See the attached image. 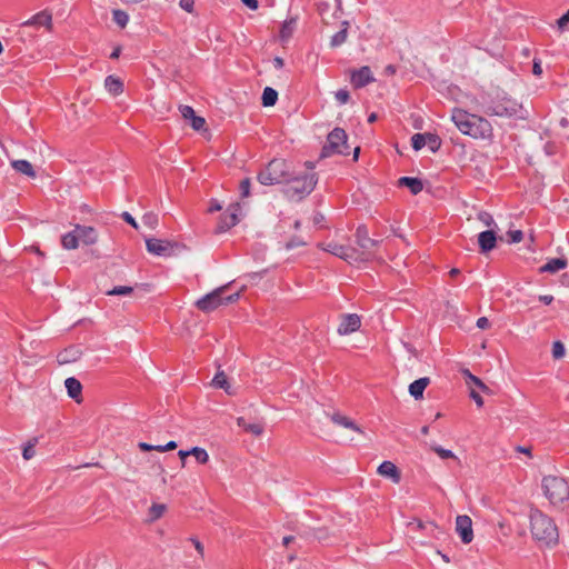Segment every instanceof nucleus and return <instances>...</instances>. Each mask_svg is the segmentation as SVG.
I'll return each mask as SVG.
<instances>
[{"label":"nucleus","instance_id":"nucleus-7","mask_svg":"<svg viewBox=\"0 0 569 569\" xmlns=\"http://www.w3.org/2000/svg\"><path fill=\"white\" fill-rule=\"evenodd\" d=\"M541 486L545 496L552 505L562 503L569 499V485L563 478L546 476Z\"/></svg>","mask_w":569,"mask_h":569},{"label":"nucleus","instance_id":"nucleus-41","mask_svg":"<svg viewBox=\"0 0 569 569\" xmlns=\"http://www.w3.org/2000/svg\"><path fill=\"white\" fill-rule=\"evenodd\" d=\"M411 146L415 150H420L426 146V134L425 133H416L411 138Z\"/></svg>","mask_w":569,"mask_h":569},{"label":"nucleus","instance_id":"nucleus-62","mask_svg":"<svg viewBox=\"0 0 569 569\" xmlns=\"http://www.w3.org/2000/svg\"><path fill=\"white\" fill-rule=\"evenodd\" d=\"M221 209H222V207H221V204L218 201H213L211 203V206L209 207V211L210 212L219 211Z\"/></svg>","mask_w":569,"mask_h":569},{"label":"nucleus","instance_id":"nucleus-38","mask_svg":"<svg viewBox=\"0 0 569 569\" xmlns=\"http://www.w3.org/2000/svg\"><path fill=\"white\" fill-rule=\"evenodd\" d=\"M190 452H191L190 455L193 456L199 463L203 465V463H207L209 460V455L207 453V451L203 448L193 447L190 450Z\"/></svg>","mask_w":569,"mask_h":569},{"label":"nucleus","instance_id":"nucleus-8","mask_svg":"<svg viewBox=\"0 0 569 569\" xmlns=\"http://www.w3.org/2000/svg\"><path fill=\"white\" fill-rule=\"evenodd\" d=\"M348 136L341 128H335L327 137V142L321 149L320 157L328 158L333 154H349Z\"/></svg>","mask_w":569,"mask_h":569},{"label":"nucleus","instance_id":"nucleus-40","mask_svg":"<svg viewBox=\"0 0 569 569\" xmlns=\"http://www.w3.org/2000/svg\"><path fill=\"white\" fill-rule=\"evenodd\" d=\"M431 450H433L441 459H449V458H457L455 456V453L449 450V449H445L438 445H431L430 446Z\"/></svg>","mask_w":569,"mask_h":569},{"label":"nucleus","instance_id":"nucleus-35","mask_svg":"<svg viewBox=\"0 0 569 569\" xmlns=\"http://www.w3.org/2000/svg\"><path fill=\"white\" fill-rule=\"evenodd\" d=\"M113 21L120 27L124 28L129 21V16L126 11L116 9L112 11Z\"/></svg>","mask_w":569,"mask_h":569},{"label":"nucleus","instance_id":"nucleus-49","mask_svg":"<svg viewBox=\"0 0 569 569\" xmlns=\"http://www.w3.org/2000/svg\"><path fill=\"white\" fill-rule=\"evenodd\" d=\"M478 219L488 227L495 223L492 216L485 211L479 212Z\"/></svg>","mask_w":569,"mask_h":569},{"label":"nucleus","instance_id":"nucleus-10","mask_svg":"<svg viewBox=\"0 0 569 569\" xmlns=\"http://www.w3.org/2000/svg\"><path fill=\"white\" fill-rule=\"evenodd\" d=\"M318 247L349 263L360 262V258H362L356 248L339 244L333 241L319 243Z\"/></svg>","mask_w":569,"mask_h":569},{"label":"nucleus","instance_id":"nucleus-51","mask_svg":"<svg viewBox=\"0 0 569 569\" xmlns=\"http://www.w3.org/2000/svg\"><path fill=\"white\" fill-rule=\"evenodd\" d=\"M179 6L184 11L191 13L193 12L194 0H180Z\"/></svg>","mask_w":569,"mask_h":569},{"label":"nucleus","instance_id":"nucleus-20","mask_svg":"<svg viewBox=\"0 0 569 569\" xmlns=\"http://www.w3.org/2000/svg\"><path fill=\"white\" fill-rule=\"evenodd\" d=\"M327 416L337 426L355 430V431H357L359 433L363 432L361 430V428L355 421H352L351 419H349L348 417H346V416H343V415H341L339 412L327 413Z\"/></svg>","mask_w":569,"mask_h":569},{"label":"nucleus","instance_id":"nucleus-31","mask_svg":"<svg viewBox=\"0 0 569 569\" xmlns=\"http://www.w3.org/2000/svg\"><path fill=\"white\" fill-rule=\"evenodd\" d=\"M262 106L272 107L276 104L278 100V92L271 87H266L262 92Z\"/></svg>","mask_w":569,"mask_h":569},{"label":"nucleus","instance_id":"nucleus-61","mask_svg":"<svg viewBox=\"0 0 569 569\" xmlns=\"http://www.w3.org/2000/svg\"><path fill=\"white\" fill-rule=\"evenodd\" d=\"M190 453H191V452H190V450H188V451H186V450H180V451L178 452V455H179V457H180V459H181V461H182V466H184V463H186V458H187L188 456H190Z\"/></svg>","mask_w":569,"mask_h":569},{"label":"nucleus","instance_id":"nucleus-13","mask_svg":"<svg viewBox=\"0 0 569 569\" xmlns=\"http://www.w3.org/2000/svg\"><path fill=\"white\" fill-rule=\"evenodd\" d=\"M239 210H240L239 203L231 204L228 208L227 212L221 216L217 231L226 232L231 227L236 226L239 222V218H238Z\"/></svg>","mask_w":569,"mask_h":569},{"label":"nucleus","instance_id":"nucleus-24","mask_svg":"<svg viewBox=\"0 0 569 569\" xmlns=\"http://www.w3.org/2000/svg\"><path fill=\"white\" fill-rule=\"evenodd\" d=\"M349 21H342L341 30L335 33L330 39V47L337 48L343 44L348 38Z\"/></svg>","mask_w":569,"mask_h":569},{"label":"nucleus","instance_id":"nucleus-26","mask_svg":"<svg viewBox=\"0 0 569 569\" xmlns=\"http://www.w3.org/2000/svg\"><path fill=\"white\" fill-rule=\"evenodd\" d=\"M104 87L112 96H119L123 91L122 81L114 76H108L104 80Z\"/></svg>","mask_w":569,"mask_h":569},{"label":"nucleus","instance_id":"nucleus-47","mask_svg":"<svg viewBox=\"0 0 569 569\" xmlns=\"http://www.w3.org/2000/svg\"><path fill=\"white\" fill-rule=\"evenodd\" d=\"M179 110H180L182 118L186 120H190L191 118H193L196 116L193 108L190 106H180Z\"/></svg>","mask_w":569,"mask_h":569},{"label":"nucleus","instance_id":"nucleus-34","mask_svg":"<svg viewBox=\"0 0 569 569\" xmlns=\"http://www.w3.org/2000/svg\"><path fill=\"white\" fill-rule=\"evenodd\" d=\"M425 134H426V146H428L432 152L438 151L441 147V139L435 133L428 132Z\"/></svg>","mask_w":569,"mask_h":569},{"label":"nucleus","instance_id":"nucleus-55","mask_svg":"<svg viewBox=\"0 0 569 569\" xmlns=\"http://www.w3.org/2000/svg\"><path fill=\"white\" fill-rule=\"evenodd\" d=\"M477 327L482 330L487 329L490 327V321L488 320V318L481 317L477 320Z\"/></svg>","mask_w":569,"mask_h":569},{"label":"nucleus","instance_id":"nucleus-36","mask_svg":"<svg viewBox=\"0 0 569 569\" xmlns=\"http://www.w3.org/2000/svg\"><path fill=\"white\" fill-rule=\"evenodd\" d=\"M295 24H296L295 19H290V20L283 22L281 30H280V37L282 40H287L292 36Z\"/></svg>","mask_w":569,"mask_h":569},{"label":"nucleus","instance_id":"nucleus-48","mask_svg":"<svg viewBox=\"0 0 569 569\" xmlns=\"http://www.w3.org/2000/svg\"><path fill=\"white\" fill-rule=\"evenodd\" d=\"M336 99L339 103L345 104L349 101L350 94L346 89H340L336 92Z\"/></svg>","mask_w":569,"mask_h":569},{"label":"nucleus","instance_id":"nucleus-45","mask_svg":"<svg viewBox=\"0 0 569 569\" xmlns=\"http://www.w3.org/2000/svg\"><path fill=\"white\" fill-rule=\"evenodd\" d=\"M507 234L509 237L508 242H510V243H518L523 239V233L521 230H511V231H508Z\"/></svg>","mask_w":569,"mask_h":569},{"label":"nucleus","instance_id":"nucleus-12","mask_svg":"<svg viewBox=\"0 0 569 569\" xmlns=\"http://www.w3.org/2000/svg\"><path fill=\"white\" fill-rule=\"evenodd\" d=\"M176 244L168 241V240H161L157 238H149L146 239V247L147 250L150 253H153L156 256H169L172 252V248Z\"/></svg>","mask_w":569,"mask_h":569},{"label":"nucleus","instance_id":"nucleus-25","mask_svg":"<svg viewBox=\"0 0 569 569\" xmlns=\"http://www.w3.org/2000/svg\"><path fill=\"white\" fill-rule=\"evenodd\" d=\"M11 166L19 173H22L30 178L36 177V171L32 164L27 160H12Z\"/></svg>","mask_w":569,"mask_h":569},{"label":"nucleus","instance_id":"nucleus-16","mask_svg":"<svg viewBox=\"0 0 569 569\" xmlns=\"http://www.w3.org/2000/svg\"><path fill=\"white\" fill-rule=\"evenodd\" d=\"M478 243L480 251L487 253L496 247L497 236L493 230H486L479 233Z\"/></svg>","mask_w":569,"mask_h":569},{"label":"nucleus","instance_id":"nucleus-15","mask_svg":"<svg viewBox=\"0 0 569 569\" xmlns=\"http://www.w3.org/2000/svg\"><path fill=\"white\" fill-rule=\"evenodd\" d=\"M372 81H375V78L370 68L367 66L355 70L351 74V82L356 88H362Z\"/></svg>","mask_w":569,"mask_h":569},{"label":"nucleus","instance_id":"nucleus-2","mask_svg":"<svg viewBox=\"0 0 569 569\" xmlns=\"http://www.w3.org/2000/svg\"><path fill=\"white\" fill-rule=\"evenodd\" d=\"M451 120L463 134L481 139L492 137V126L483 117L469 113L462 109H453Z\"/></svg>","mask_w":569,"mask_h":569},{"label":"nucleus","instance_id":"nucleus-28","mask_svg":"<svg viewBox=\"0 0 569 569\" xmlns=\"http://www.w3.org/2000/svg\"><path fill=\"white\" fill-rule=\"evenodd\" d=\"M237 425H238L239 427H241L244 431L250 432V433H252V435H254V436H260V435H262V432H263V430H264V427H263V425H262V423H249V422H247V421H246V419H244V418H242V417H239V418L237 419Z\"/></svg>","mask_w":569,"mask_h":569},{"label":"nucleus","instance_id":"nucleus-30","mask_svg":"<svg viewBox=\"0 0 569 569\" xmlns=\"http://www.w3.org/2000/svg\"><path fill=\"white\" fill-rule=\"evenodd\" d=\"M211 385L216 388L223 389L228 395L233 393L231 390L230 383L227 379V376L224 375L223 371H219L216 373V376L212 379Z\"/></svg>","mask_w":569,"mask_h":569},{"label":"nucleus","instance_id":"nucleus-18","mask_svg":"<svg viewBox=\"0 0 569 569\" xmlns=\"http://www.w3.org/2000/svg\"><path fill=\"white\" fill-rule=\"evenodd\" d=\"M74 232H77L79 241H82L84 244H93L97 242L98 234L93 227L77 224Z\"/></svg>","mask_w":569,"mask_h":569},{"label":"nucleus","instance_id":"nucleus-19","mask_svg":"<svg viewBox=\"0 0 569 569\" xmlns=\"http://www.w3.org/2000/svg\"><path fill=\"white\" fill-rule=\"evenodd\" d=\"M23 27L28 26H37V27H46L47 29H50L52 26V16L48 11H41L37 14H34L29 20L24 21L22 23Z\"/></svg>","mask_w":569,"mask_h":569},{"label":"nucleus","instance_id":"nucleus-32","mask_svg":"<svg viewBox=\"0 0 569 569\" xmlns=\"http://www.w3.org/2000/svg\"><path fill=\"white\" fill-rule=\"evenodd\" d=\"M62 247L67 250L76 249L79 244V238L77 232L71 231L66 233L61 239Z\"/></svg>","mask_w":569,"mask_h":569},{"label":"nucleus","instance_id":"nucleus-56","mask_svg":"<svg viewBox=\"0 0 569 569\" xmlns=\"http://www.w3.org/2000/svg\"><path fill=\"white\" fill-rule=\"evenodd\" d=\"M532 73L535 76H541L542 74L541 62L539 60H536V59L533 60Z\"/></svg>","mask_w":569,"mask_h":569},{"label":"nucleus","instance_id":"nucleus-54","mask_svg":"<svg viewBox=\"0 0 569 569\" xmlns=\"http://www.w3.org/2000/svg\"><path fill=\"white\" fill-rule=\"evenodd\" d=\"M470 397L473 399V401L476 402V405L478 407H482L483 406V399L481 398V396L477 391L471 390L470 391Z\"/></svg>","mask_w":569,"mask_h":569},{"label":"nucleus","instance_id":"nucleus-60","mask_svg":"<svg viewBox=\"0 0 569 569\" xmlns=\"http://www.w3.org/2000/svg\"><path fill=\"white\" fill-rule=\"evenodd\" d=\"M138 447L142 450V451H151L153 450V445H149L147 442H139Z\"/></svg>","mask_w":569,"mask_h":569},{"label":"nucleus","instance_id":"nucleus-11","mask_svg":"<svg viewBox=\"0 0 569 569\" xmlns=\"http://www.w3.org/2000/svg\"><path fill=\"white\" fill-rule=\"evenodd\" d=\"M456 531L463 543H470L473 539L472 520L467 515L456 518Z\"/></svg>","mask_w":569,"mask_h":569},{"label":"nucleus","instance_id":"nucleus-29","mask_svg":"<svg viewBox=\"0 0 569 569\" xmlns=\"http://www.w3.org/2000/svg\"><path fill=\"white\" fill-rule=\"evenodd\" d=\"M80 356V350L78 348L71 347L69 349H64L63 351L59 352L57 358L59 363H69L72 361H76Z\"/></svg>","mask_w":569,"mask_h":569},{"label":"nucleus","instance_id":"nucleus-6","mask_svg":"<svg viewBox=\"0 0 569 569\" xmlns=\"http://www.w3.org/2000/svg\"><path fill=\"white\" fill-rule=\"evenodd\" d=\"M228 288L229 284H224L207 293L196 302V307L203 312H211L220 306H227L236 302L239 299L240 293L236 292L224 296Z\"/></svg>","mask_w":569,"mask_h":569},{"label":"nucleus","instance_id":"nucleus-39","mask_svg":"<svg viewBox=\"0 0 569 569\" xmlns=\"http://www.w3.org/2000/svg\"><path fill=\"white\" fill-rule=\"evenodd\" d=\"M133 292V288L130 286H117L106 293L108 296H129Z\"/></svg>","mask_w":569,"mask_h":569},{"label":"nucleus","instance_id":"nucleus-4","mask_svg":"<svg viewBox=\"0 0 569 569\" xmlns=\"http://www.w3.org/2000/svg\"><path fill=\"white\" fill-rule=\"evenodd\" d=\"M530 528L532 537L546 546H552L558 542L559 533L557 526L551 518L540 510L536 509L531 511Z\"/></svg>","mask_w":569,"mask_h":569},{"label":"nucleus","instance_id":"nucleus-27","mask_svg":"<svg viewBox=\"0 0 569 569\" xmlns=\"http://www.w3.org/2000/svg\"><path fill=\"white\" fill-rule=\"evenodd\" d=\"M567 266V260L562 258L550 259L546 264L540 268L541 272L555 273Z\"/></svg>","mask_w":569,"mask_h":569},{"label":"nucleus","instance_id":"nucleus-52","mask_svg":"<svg viewBox=\"0 0 569 569\" xmlns=\"http://www.w3.org/2000/svg\"><path fill=\"white\" fill-rule=\"evenodd\" d=\"M305 244H306V242H305V241H302L301 239H299V238H293V239H291L290 241H288V242L286 243V249H287V250H291V249H293V248H297V247H300V246H305Z\"/></svg>","mask_w":569,"mask_h":569},{"label":"nucleus","instance_id":"nucleus-57","mask_svg":"<svg viewBox=\"0 0 569 569\" xmlns=\"http://www.w3.org/2000/svg\"><path fill=\"white\" fill-rule=\"evenodd\" d=\"M244 6L248 8L256 10L258 9V0H241Z\"/></svg>","mask_w":569,"mask_h":569},{"label":"nucleus","instance_id":"nucleus-63","mask_svg":"<svg viewBox=\"0 0 569 569\" xmlns=\"http://www.w3.org/2000/svg\"><path fill=\"white\" fill-rule=\"evenodd\" d=\"M517 451L518 452H521V453H525V455H528L529 457L531 456V448L529 447H517Z\"/></svg>","mask_w":569,"mask_h":569},{"label":"nucleus","instance_id":"nucleus-42","mask_svg":"<svg viewBox=\"0 0 569 569\" xmlns=\"http://www.w3.org/2000/svg\"><path fill=\"white\" fill-rule=\"evenodd\" d=\"M566 355L565 345L561 341H555L552 343V357L555 359H561Z\"/></svg>","mask_w":569,"mask_h":569},{"label":"nucleus","instance_id":"nucleus-58","mask_svg":"<svg viewBox=\"0 0 569 569\" xmlns=\"http://www.w3.org/2000/svg\"><path fill=\"white\" fill-rule=\"evenodd\" d=\"M539 301L543 302L545 305H550L553 301V297L551 295H542L539 296Z\"/></svg>","mask_w":569,"mask_h":569},{"label":"nucleus","instance_id":"nucleus-3","mask_svg":"<svg viewBox=\"0 0 569 569\" xmlns=\"http://www.w3.org/2000/svg\"><path fill=\"white\" fill-rule=\"evenodd\" d=\"M292 172L291 164L287 160L274 158L258 172L257 180L262 186L286 184L292 179Z\"/></svg>","mask_w":569,"mask_h":569},{"label":"nucleus","instance_id":"nucleus-14","mask_svg":"<svg viewBox=\"0 0 569 569\" xmlns=\"http://www.w3.org/2000/svg\"><path fill=\"white\" fill-rule=\"evenodd\" d=\"M361 320L360 317L356 313L345 315L339 327L338 333L341 336L352 333L360 328Z\"/></svg>","mask_w":569,"mask_h":569},{"label":"nucleus","instance_id":"nucleus-22","mask_svg":"<svg viewBox=\"0 0 569 569\" xmlns=\"http://www.w3.org/2000/svg\"><path fill=\"white\" fill-rule=\"evenodd\" d=\"M64 386L68 392V396L76 400L77 402H80V396L82 386L81 382L76 379L74 377L67 378L64 381Z\"/></svg>","mask_w":569,"mask_h":569},{"label":"nucleus","instance_id":"nucleus-44","mask_svg":"<svg viewBox=\"0 0 569 569\" xmlns=\"http://www.w3.org/2000/svg\"><path fill=\"white\" fill-rule=\"evenodd\" d=\"M240 193H241V197L242 198H247L250 196V188H251V181L249 178H246L243 179L241 182H240Z\"/></svg>","mask_w":569,"mask_h":569},{"label":"nucleus","instance_id":"nucleus-50","mask_svg":"<svg viewBox=\"0 0 569 569\" xmlns=\"http://www.w3.org/2000/svg\"><path fill=\"white\" fill-rule=\"evenodd\" d=\"M469 381L470 383H473L476 387H478L483 392H488L489 388L476 376L469 375Z\"/></svg>","mask_w":569,"mask_h":569},{"label":"nucleus","instance_id":"nucleus-17","mask_svg":"<svg viewBox=\"0 0 569 569\" xmlns=\"http://www.w3.org/2000/svg\"><path fill=\"white\" fill-rule=\"evenodd\" d=\"M378 473L382 477L390 478L392 482L399 483L401 480V475L397 466L391 461H383L378 467Z\"/></svg>","mask_w":569,"mask_h":569},{"label":"nucleus","instance_id":"nucleus-9","mask_svg":"<svg viewBox=\"0 0 569 569\" xmlns=\"http://www.w3.org/2000/svg\"><path fill=\"white\" fill-rule=\"evenodd\" d=\"M356 243L358 252L360 253V262L368 261L373 257L375 249L379 246L380 241L369 237L368 230L365 226H359L356 230Z\"/></svg>","mask_w":569,"mask_h":569},{"label":"nucleus","instance_id":"nucleus-33","mask_svg":"<svg viewBox=\"0 0 569 569\" xmlns=\"http://www.w3.org/2000/svg\"><path fill=\"white\" fill-rule=\"evenodd\" d=\"M166 510H167V506L166 505H163V503H153L149 508L148 521L149 522H153V521L158 520L159 518H161L163 516Z\"/></svg>","mask_w":569,"mask_h":569},{"label":"nucleus","instance_id":"nucleus-23","mask_svg":"<svg viewBox=\"0 0 569 569\" xmlns=\"http://www.w3.org/2000/svg\"><path fill=\"white\" fill-rule=\"evenodd\" d=\"M400 187H407L412 194H418L423 189V183L418 178L402 177L398 181Z\"/></svg>","mask_w":569,"mask_h":569},{"label":"nucleus","instance_id":"nucleus-64","mask_svg":"<svg viewBox=\"0 0 569 569\" xmlns=\"http://www.w3.org/2000/svg\"><path fill=\"white\" fill-rule=\"evenodd\" d=\"M176 448H177L176 441H169L167 445L163 446V449H166L167 451L173 450Z\"/></svg>","mask_w":569,"mask_h":569},{"label":"nucleus","instance_id":"nucleus-59","mask_svg":"<svg viewBox=\"0 0 569 569\" xmlns=\"http://www.w3.org/2000/svg\"><path fill=\"white\" fill-rule=\"evenodd\" d=\"M273 66H274V68H276V69H282V68H283V66H284V61H283V59H282V58H280V57H276V58L273 59Z\"/></svg>","mask_w":569,"mask_h":569},{"label":"nucleus","instance_id":"nucleus-46","mask_svg":"<svg viewBox=\"0 0 569 569\" xmlns=\"http://www.w3.org/2000/svg\"><path fill=\"white\" fill-rule=\"evenodd\" d=\"M190 124L196 131H199V130L203 129V127L206 124V120L202 117L194 116L193 118L190 119Z\"/></svg>","mask_w":569,"mask_h":569},{"label":"nucleus","instance_id":"nucleus-5","mask_svg":"<svg viewBox=\"0 0 569 569\" xmlns=\"http://www.w3.org/2000/svg\"><path fill=\"white\" fill-rule=\"evenodd\" d=\"M317 182L318 178L313 172L300 174L293 171L292 179L286 183L282 193L289 200H301L313 191Z\"/></svg>","mask_w":569,"mask_h":569},{"label":"nucleus","instance_id":"nucleus-1","mask_svg":"<svg viewBox=\"0 0 569 569\" xmlns=\"http://www.w3.org/2000/svg\"><path fill=\"white\" fill-rule=\"evenodd\" d=\"M479 104L482 112L490 117L525 118L522 104L503 91L487 92L480 96Z\"/></svg>","mask_w":569,"mask_h":569},{"label":"nucleus","instance_id":"nucleus-53","mask_svg":"<svg viewBox=\"0 0 569 569\" xmlns=\"http://www.w3.org/2000/svg\"><path fill=\"white\" fill-rule=\"evenodd\" d=\"M121 217L126 222L131 224L133 228H136V229L138 228L137 221L129 212H127V211L122 212Z\"/></svg>","mask_w":569,"mask_h":569},{"label":"nucleus","instance_id":"nucleus-37","mask_svg":"<svg viewBox=\"0 0 569 569\" xmlns=\"http://www.w3.org/2000/svg\"><path fill=\"white\" fill-rule=\"evenodd\" d=\"M37 443H38V438H32L31 440H29L27 442V445L23 447V450H22L23 459L30 460L34 457V455H36L34 447Z\"/></svg>","mask_w":569,"mask_h":569},{"label":"nucleus","instance_id":"nucleus-21","mask_svg":"<svg viewBox=\"0 0 569 569\" xmlns=\"http://www.w3.org/2000/svg\"><path fill=\"white\" fill-rule=\"evenodd\" d=\"M429 383L430 379L428 377L419 378L409 385V393L417 400L421 399Z\"/></svg>","mask_w":569,"mask_h":569},{"label":"nucleus","instance_id":"nucleus-43","mask_svg":"<svg viewBox=\"0 0 569 569\" xmlns=\"http://www.w3.org/2000/svg\"><path fill=\"white\" fill-rule=\"evenodd\" d=\"M142 222L151 229L158 226V216L153 212H148L142 217Z\"/></svg>","mask_w":569,"mask_h":569}]
</instances>
